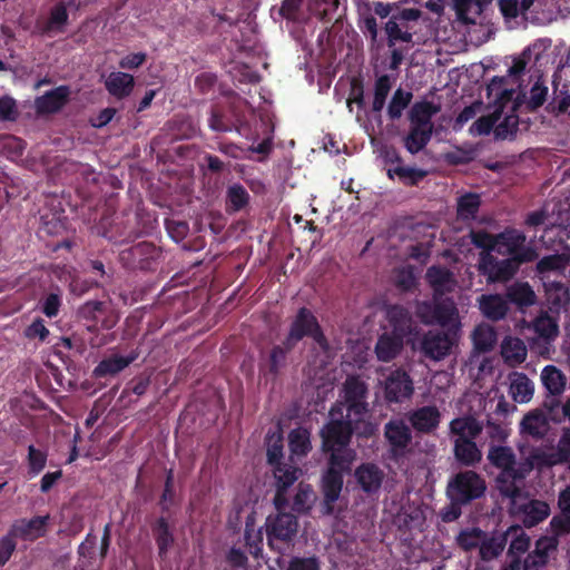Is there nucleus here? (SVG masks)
<instances>
[{
	"mask_svg": "<svg viewBox=\"0 0 570 570\" xmlns=\"http://www.w3.org/2000/svg\"><path fill=\"white\" fill-rule=\"evenodd\" d=\"M375 426L371 422H356L346 417L338 406H332L328 412V421L320 431L322 450L328 453L331 449L347 448L353 434L370 438L374 434Z\"/></svg>",
	"mask_w": 570,
	"mask_h": 570,
	"instance_id": "nucleus-1",
	"label": "nucleus"
},
{
	"mask_svg": "<svg viewBox=\"0 0 570 570\" xmlns=\"http://www.w3.org/2000/svg\"><path fill=\"white\" fill-rule=\"evenodd\" d=\"M532 252L525 250L518 257L499 259L492 253L481 252L478 261V272L485 277L488 284L507 283L514 277L520 266L531 263Z\"/></svg>",
	"mask_w": 570,
	"mask_h": 570,
	"instance_id": "nucleus-2",
	"label": "nucleus"
},
{
	"mask_svg": "<svg viewBox=\"0 0 570 570\" xmlns=\"http://www.w3.org/2000/svg\"><path fill=\"white\" fill-rule=\"evenodd\" d=\"M367 396V384L358 375H348L342 386L341 400L332 406H338L346 417L366 422L365 416L370 411Z\"/></svg>",
	"mask_w": 570,
	"mask_h": 570,
	"instance_id": "nucleus-3",
	"label": "nucleus"
},
{
	"mask_svg": "<svg viewBox=\"0 0 570 570\" xmlns=\"http://www.w3.org/2000/svg\"><path fill=\"white\" fill-rule=\"evenodd\" d=\"M305 337L312 338L313 342L323 351L330 348V343L316 315L307 307H299L293 317L288 333L286 335V344L289 347L296 345Z\"/></svg>",
	"mask_w": 570,
	"mask_h": 570,
	"instance_id": "nucleus-4",
	"label": "nucleus"
},
{
	"mask_svg": "<svg viewBox=\"0 0 570 570\" xmlns=\"http://www.w3.org/2000/svg\"><path fill=\"white\" fill-rule=\"evenodd\" d=\"M276 513L269 514L265 521V532L268 547L281 552L284 546H289L298 532V519L294 513L287 512V508L275 509Z\"/></svg>",
	"mask_w": 570,
	"mask_h": 570,
	"instance_id": "nucleus-5",
	"label": "nucleus"
},
{
	"mask_svg": "<svg viewBox=\"0 0 570 570\" xmlns=\"http://www.w3.org/2000/svg\"><path fill=\"white\" fill-rule=\"evenodd\" d=\"M484 478L473 470H463L453 474L446 485V497L469 505L485 495Z\"/></svg>",
	"mask_w": 570,
	"mask_h": 570,
	"instance_id": "nucleus-6",
	"label": "nucleus"
},
{
	"mask_svg": "<svg viewBox=\"0 0 570 570\" xmlns=\"http://www.w3.org/2000/svg\"><path fill=\"white\" fill-rule=\"evenodd\" d=\"M77 317L86 323L91 333L102 330H111L118 323V315L104 301H87L77 309Z\"/></svg>",
	"mask_w": 570,
	"mask_h": 570,
	"instance_id": "nucleus-7",
	"label": "nucleus"
},
{
	"mask_svg": "<svg viewBox=\"0 0 570 570\" xmlns=\"http://www.w3.org/2000/svg\"><path fill=\"white\" fill-rule=\"evenodd\" d=\"M161 257V248L151 242H140L119 254L120 262L129 269L155 271Z\"/></svg>",
	"mask_w": 570,
	"mask_h": 570,
	"instance_id": "nucleus-8",
	"label": "nucleus"
},
{
	"mask_svg": "<svg viewBox=\"0 0 570 570\" xmlns=\"http://www.w3.org/2000/svg\"><path fill=\"white\" fill-rule=\"evenodd\" d=\"M384 438L389 443V454L394 461L404 458L412 443L410 426L401 419H392L384 425Z\"/></svg>",
	"mask_w": 570,
	"mask_h": 570,
	"instance_id": "nucleus-9",
	"label": "nucleus"
},
{
	"mask_svg": "<svg viewBox=\"0 0 570 570\" xmlns=\"http://www.w3.org/2000/svg\"><path fill=\"white\" fill-rule=\"evenodd\" d=\"M275 479V495L273 503L275 509L288 508L287 490L299 479L302 470L293 463L284 462L272 466Z\"/></svg>",
	"mask_w": 570,
	"mask_h": 570,
	"instance_id": "nucleus-10",
	"label": "nucleus"
},
{
	"mask_svg": "<svg viewBox=\"0 0 570 570\" xmlns=\"http://www.w3.org/2000/svg\"><path fill=\"white\" fill-rule=\"evenodd\" d=\"M49 521V514L37 515L31 519L21 518L14 520L8 531L16 541L20 539L22 541L33 542L46 535Z\"/></svg>",
	"mask_w": 570,
	"mask_h": 570,
	"instance_id": "nucleus-11",
	"label": "nucleus"
},
{
	"mask_svg": "<svg viewBox=\"0 0 570 570\" xmlns=\"http://www.w3.org/2000/svg\"><path fill=\"white\" fill-rule=\"evenodd\" d=\"M495 250L500 255H508L509 257H518L525 250L532 252L531 262L538 258V253L532 246H525L527 237L523 232L518 229L508 228L497 234Z\"/></svg>",
	"mask_w": 570,
	"mask_h": 570,
	"instance_id": "nucleus-12",
	"label": "nucleus"
},
{
	"mask_svg": "<svg viewBox=\"0 0 570 570\" xmlns=\"http://www.w3.org/2000/svg\"><path fill=\"white\" fill-rule=\"evenodd\" d=\"M244 115L240 114L235 105H229L227 110L218 106H213L208 118L209 128L217 132H230L244 124Z\"/></svg>",
	"mask_w": 570,
	"mask_h": 570,
	"instance_id": "nucleus-13",
	"label": "nucleus"
},
{
	"mask_svg": "<svg viewBox=\"0 0 570 570\" xmlns=\"http://www.w3.org/2000/svg\"><path fill=\"white\" fill-rule=\"evenodd\" d=\"M511 510L527 528L538 525L550 514L549 504L537 499H523V502L519 501L511 508Z\"/></svg>",
	"mask_w": 570,
	"mask_h": 570,
	"instance_id": "nucleus-14",
	"label": "nucleus"
},
{
	"mask_svg": "<svg viewBox=\"0 0 570 570\" xmlns=\"http://www.w3.org/2000/svg\"><path fill=\"white\" fill-rule=\"evenodd\" d=\"M453 346V338L441 331H429L421 341V351L425 357L433 361L443 360L450 354Z\"/></svg>",
	"mask_w": 570,
	"mask_h": 570,
	"instance_id": "nucleus-15",
	"label": "nucleus"
},
{
	"mask_svg": "<svg viewBox=\"0 0 570 570\" xmlns=\"http://www.w3.org/2000/svg\"><path fill=\"white\" fill-rule=\"evenodd\" d=\"M413 381L403 370L393 371L385 382V399L389 402L400 403L413 394Z\"/></svg>",
	"mask_w": 570,
	"mask_h": 570,
	"instance_id": "nucleus-16",
	"label": "nucleus"
},
{
	"mask_svg": "<svg viewBox=\"0 0 570 570\" xmlns=\"http://www.w3.org/2000/svg\"><path fill=\"white\" fill-rule=\"evenodd\" d=\"M354 476L361 490L367 495H373L381 490L385 473L375 463L365 462L355 469Z\"/></svg>",
	"mask_w": 570,
	"mask_h": 570,
	"instance_id": "nucleus-17",
	"label": "nucleus"
},
{
	"mask_svg": "<svg viewBox=\"0 0 570 570\" xmlns=\"http://www.w3.org/2000/svg\"><path fill=\"white\" fill-rule=\"evenodd\" d=\"M386 320L391 327L390 333L402 340L410 336L416 328L411 312L399 304L390 305L386 308Z\"/></svg>",
	"mask_w": 570,
	"mask_h": 570,
	"instance_id": "nucleus-18",
	"label": "nucleus"
},
{
	"mask_svg": "<svg viewBox=\"0 0 570 570\" xmlns=\"http://www.w3.org/2000/svg\"><path fill=\"white\" fill-rule=\"evenodd\" d=\"M411 426L419 433L430 434L441 422V412L434 405H424L407 413Z\"/></svg>",
	"mask_w": 570,
	"mask_h": 570,
	"instance_id": "nucleus-19",
	"label": "nucleus"
},
{
	"mask_svg": "<svg viewBox=\"0 0 570 570\" xmlns=\"http://www.w3.org/2000/svg\"><path fill=\"white\" fill-rule=\"evenodd\" d=\"M559 541L547 535L540 537L534 544V549L528 553L523 560V570H541L549 562V554L556 551Z\"/></svg>",
	"mask_w": 570,
	"mask_h": 570,
	"instance_id": "nucleus-20",
	"label": "nucleus"
},
{
	"mask_svg": "<svg viewBox=\"0 0 570 570\" xmlns=\"http://www.w3.org/2000/svg\"><path fill=\"white\" fill-rule=\"evenodd\" d=\"M70 89L68 86L56 87L35 100L39 115H51L61 110L68 102Z\"/></svg>",
	"mask_w": 570,
	"mask_h": 570,
	"instance_id": "nucleus-21",
	"label": "nucleus"
},
{
	"mask_svg": "<svg viewBox=\"0 0 570 570\" xmlns=\"http://www.w3.org/2000/svg\"><path fill=\"white\" fill-rule=\"evenodd\" d=\"M70 6H76V0H69L68 2L58 1L52 6L48 19L39 24L40 32L46 36L62 33L69 21L67 8Z\"/></svg>",
	"mask_w": 570,
	"mask_h": 570,
	"instance_id": "nucleus-22",
	"label": "nucleus"
},
{
	"mask_svg": "<svg viewBox=\"0 0 570 570\" xmlns=\"http://www.w3.org/2000/svg\"><path fill=\"white\" fill-rule=\"evenodd\" d=\"M425 278L434 292V298L450 293L456 285L454 274L445 266L432 265L426 269Z\"/></svg>",
	"mask_w": 570,
	"mask_h": 570,
	"instance_id": "nucleus-23",
	"label": "nucleus"
},
{
	"mask_svg": "<svg viewBox=\"0 0 570 570\" xmlns=\"http://www.w3.org/2000/svg\"><path fill=\"white\" fill-rule=\"evenodd\" d=\"M344 474L327 469L322 476V493L324 497V511L326 514H332L334 511V503L338 500L343 489Z\"/></svg>",
	"mask_w": 570,
	"mask_h": 570,
	"instance_id": "nucleus-24",
	"label": "nucleus"
},
{
	"mask_svg": "<svg viewBox=\"0 0 570 570\" xmlns=\"http://www.w3.org/2000/svg\"><path fill=\"white\" fill-rule=\"evenodd\" d=\"M295 347H289L286 344V338L279 345H274L265 362L259 364V371L263 373L265 377H271L275 380L281 370L286 365L287 354L292 352Z\"/></svg>",
	"mask_w": 570,
	"mask_h": 570,
	"instance_id": "nucleus-25",
	"label": "nucleus"
},
{
	"mask_svg": "<svg viewBox=\"0 0 570 570\" xmlns=\"http://www.w3.org/2000/svg\"><path fill=\"white\" fill-rule=\"evenodd\" d=\"M504 296L508 304H513L522 313L537 303V295L528 282L511 284L507 287Z\"/></svg>",
	"mask_w": 570,
	"mask_h": 570,
	"instance_id": "nucleus-26",
	"label": "nucleus"
},
{
	"mask_svg": "<svg viewBox=\"0 0 570 570\" xmlns=\"http://www.w3.org/2000/svg\"><path fill=\"white\" fill-rule=\"evenodd\" d=\"M449 430L454 443L462 440H476L482 433L483 426L475 417L466 415L453 419Z\"/></svg>",
	"mask_w": 570,
	"mask_h": 570,
	"instance_id": "nucleus-27",
	"label": "nucleus"
},
{
	"mask_svg": "<svg viewBox=\"0 0 570 570\" xmlns=\"http://www.w3.org/2000/svg\"><path fill=\"white\" fill-rule=\"evenodd\" d=\"M137 357L138 353L136 351L130 352L127 356L112 354L105 357L94 368V376L96 379L115 376L135 362Z\"/></svg>",
	"mask_w": 570,
	"mask_h": 570,
	"instance_id": "nucleus-28",
	"label": "nucleus"
},
{
	"mask_svg": "<svg viewBox=\"0 0 570 570\" xmlns=\"http://www.w3.org/2000/svg\"><path fill=\"white\" fill-rule=\"evenodd\" d=\"M479 308L483 316L492 322L503 320L509 312L505 296L500 294H483L478 298Z\"/></svg>",
	"mask_w": 570,
	"mask_h": 570,
	"instance_id": "nucleus-29",
	"label": "nucleus"
},
{
	"mask_svg": "<svg viewBox=\"0 0 570 570\" xmlns=\"http://www.w3.org/2000/svg\"><path fill=\"white\" fill-rule=\"evenodd\" d=\"M441 107L433 101L422 100L412 105L407 118L411 125L422 126L434 130L433 117Z\"/></svg>",
	"mask_w": 570,
	"mask_h": 570,
	"instance_id": "nucleus-30",
	"label": "nucleus"
},
{
	"mask_svg": "<svg viewBox=\"0 0 570 570\" xmlns=\"http://www.w3.org/2000/svg\"><path fill=\"white\" fill-rule=\"evenodd\" d=\"M523 475L520 471L513 470L509 471V475H503V472H500L497 476V487L502 497L510 499L511 508L518 503L522 498V490L520 485L517 483L522 480Z\"/></svg>",
	"mask_w": 570,
	"mask_h": 570,
	"instance_id": "nucleus-31",
	"label": "nucleus"
},
{
	"mask_svg": "<svg viewBox=\"0 0 570 570\" xmlns=\"http://www.w3.org/2000/svg\"><path fill=\"white\" fill-rule=\"evenodd\" d=\"M521 433L541 440L549 431V421L542 411L529 412L521 421Z\"/></svg>",
	"mask_w": 570,
	"mask_h": 570,
	"instance_id": "nucleus-32",
	"label": "nucleus"
},
{
	"mask_svg": "<svg viewBox=\"0 0 570 570\" xmlns=\"http://www.w3.org/2000/svg\"><path fill=\"white\" fill-rule=\"evenodd\" d=\"M151 532L157 544L158 556L159 558L165 559L170 547L175 542L174 533L167 518L163 515L157 518L151 524Z\"/></svg>",
	"mask_w": 570,
	"mask_h": 570,
	"instance_id": "nucleus-33",
	"label": "nucleus"
},
{
	"mask_svg": "<svg viewBox=\"0 0 570 570\" xmlns=\"http://www.w3.org/2000/svg\"><path fill=\"white\" fill-rule=\"evenodd\" d=\"M453 455L455 461L466 468L478 465L482 460V452L475 440H466L453 443Z\"/></svg>",
	"mask_w": 570,
	"mask_h": 570,
	"instance_id": "nucleus-34",
	"label": "nucleus"
},
{
	"mask_svg": "<svg viewBox=\"0 0 570 570\" xmlns=\"http://www.w3.org/2000/svg\"><path fill=\"white\" fill-rule=\"evenodd\" d=\"M432 135L433 129L410 124V129L402 139L403 146L411 155H416L429 145Z\"/></svg>",
	"mask_w": 570,
	"mask_h": 570,
	"instance_id": "nucleus-35",
	"label": "nucleus"
},
{
	"mask_svg": "<svg viewBox=\"0 0 570 570\" xmlns=\"http://www.w3.org/2000/svg\"><path fill=\"white\" fill-rule=\"evenodd\" d=\"M403 345L404 340L385 332L377 338L375 354L381 362H390L399 355Z\"/></svg>",
	"mask_w": 570,
	"mask_h": 570,
	"instance_id": "nucleus-36",
	"label": "nucleus"
},
{
	"mask_svg": "<svg viewBox=\"0 0 570 570\" xmlns=\"http://www.w3.org/2000/svg\"><path fill=\"white\" fill-rule=\"evenodd\" d=\"M105 86L111 96L122 99L131 94L135 86V79L131 75L126 72H111L106 80Z\"/></svg>",
	"mask_w": 570,
	"mask_h": 570,
	"instance_id": "nucleus-37",
	"label": "nucleus"
},
{
	"mask_svg": "<svg viewBox=\"0 0 570 570\" xmlns=\"http://www.w3.org/2000/svg\"><path fill=\"white\" fill-rule=\"evenodd\" d=\"M140 233L130 224L129 219H119L104 232V236L114 244H124L134 240Z\"/></svg>",
	"mask_w": 570,
	"mask_h": 570,
	"instance_id": "nucleus-38",
	"label": "nucleus"
},
{
	"mask_svg": "<svg viewBox=\"0 0 570 570\" xmlns=\"http://www.w3.org/2000/svg\"><path fill=\"white\" fill-rule=\"evenodd\" d=\"M501 354L510 366L523 363L527 358V346L519 337H507L501 345Z\"/></svg>",
	"mask_w": 570,
	"mask_h": 570,
	"instance_id": "nucleus-39",
	"label": "nucleus"
},
{
	"mask_svg": "<svg viewBox=\"0 0 570 570\" xmlns=\"http://www.w3.org/2000/svg\"><path fill=\"white\" fill-rule=\"evenodd\" d=\"M386 175L390 179L397 177L401 184L412 187L417 186L426 177L428 171L401 164L400 166L389 167Z\"/></svg>",
	"mask_w": 570,
	"mask_h": 570,
	"instance_id": "nucleus-40",
	"label": "nucleus"
},
{
	"mask_svg": "<svg viewBox=\"0 0 570 570\" xmlns=\"http://www.w3.org/2000/svg\"><path fill=\"white\" fill-rule=\"evenodd\" d=\"M488 459L492 465L501 469L503 475H509V471L517 470L515 454L509 446H492L489 450Z\"/></svg>",
	"mask_w": 570,
	"mask_h": 570,
	"instance_id": "nucleus-41",
	"label": "nucleus"
},
{
	"mask_svg": "<svg viewBox=\"0 0 570 570\" xmlns=\"http://www.w3.org/2000/svg\"><path fill=\"white\" fill-rule=\"evenodd\" d=\"M507 534V541L510 539V546L508 549V557L518 556L525 553L531 546V539L525 531L518 524L511 525L504 531Z\"/></svg>",
	"mask_w": 570,
	"mask_h": 570,
	"instance_id": "nucleus-42",
	"label": "nucleus"
},
{
	"mask_svg": "<svg viewBox=\"0 0 570 570\" xmlns=\"http://www.w3.org/2000/svg\"><path fill=\"white\" fill-rule=\"evenodd\" d=\"M533 384L524 373L514 372L511 375L510 394L515 402H529L533 395Z\"/></svg>",
	"mask_w": 570,
	"mask_h": 570,
	"instance_id": "nucleus-43",
	"label": "nucleus"
},
{
	"mask_svg": "<svg viewBox=\"0 0 570 570\" xmlns=\"http://www.w3.org/2000/svg\"><path fill=\"white\" fill-rule=\"evenodd\" d=\"M383 29L389 48L395 47L397 42L411 43L413 41V33L409 30L407 24L400 23L396 18L390 17Z\"/></svg>",
	"mask_w": 570,
	"mask_h": 570,
	"instance_id": "nucleus-44",
	"label": "nucleus"
},
{
	"mask_svg": "<svg viewBox=\"0 0 570 570\" xmlns=\"http://www.w3.org/2000/svg\"><path fill=\"white\" fill-rule=\"evenodd\" d=\"M507 546V534L504 532L489 537L485 532L484 539H482L479 553L483 561H491L498 558Z\"/></svg>",
	"mask_w": 570,
	"mask_h": 570,
	"instance_id": "nucleus-45",
	"label": "nucleus"
},
{
	"mask_svg": "<svg viewBox=\"0 0 570 570\" xmlns=\"http://www.w3.org/2000/svg\"><path fill=\"white\" fill-rule=\"evenodd\" d=\"M480 206V195L466 193L458 198L456 215L461 220H473L476 218Z\"/></svg>",
	"mask_w": 570,
	"mask_h": 570,
	"instance_id": "nucleus-46",
	"label": "nucleus"
},
{
	"mask_svg": "<svg viewBox=\"0 0 570 570\" xmlns=\"http://www.w3.org/2000/svg\"><path fill=\"white\" fill-rule=\"evenodd\" d=\"M435 299L434 324L441 326L452 325L458 321V308L452 298Z\"/></svg>",
	"mask_w": 570,
	"mask_h": 570,
	"instance_id": "nucleus-47",
	"label": "nucleus"
},
{
	"mask_svg": "<svg viewBox=\"0 0 570 570\" xmlns=\"http://www.w3.org/2000/svg\"><path fill=\"white\" fill-rule=\"evenodd\" d=\"M474 348L481 353L491 352L497 344V332L489 325H478L472 334Z\"/></svg>",
	"mask_w": 570,
	"mask_h": 570,
	"instance_id": "nucleus-48",
	"label": "nucleus"
},
{
	"mask_svg": "<svg viewBox=\"0 0 570 570\" xmlns=\"http://www.w3.org/2000/svg\"><path fill=\"white\" fill-rule=\"evenodd\" d=\"M316 497L311 484L301 482L293 498L292 510L298 514L309 513Z\"/></svg>",
	"mask_w": 570,
	"mask_h": 570,
	"instance_id": "nucleus-49",
	"label": "nucleus"
},
{
	"mask_svg": "<svg viewBox=\"0 0 570 570\" xmlns=\"http://www.w3.org/2000/svg\"><path fill=\"white\" fill-rule=\"evenodd\" d=\"M328 452L331 454L328 458L327 469H333L342 474L351 471V465L355 456V452L353 450L348 448H337L331 449Z\"/></svg>",
	"mask_w": 570,
	"mask_h": 570,
	"instance_id": "nucleus-50",
	"label": "nucleus"
},
{
	"mask_svg": "<svg viewBox=\"0 0 570 570\" xmlns=\"http://www.w3.org/2000/svg\"><path fill=\"white\" fill-rule=\"evenodd\" d=\"M265 443L267 464L272 468L284 463V439L282 433L267 434Z\"/></svg>",
	"mask_w": 570,
	"mask_h": 570,
	"instance_id": "nucleus-51",
	"label": "nucleus"
},
{
	"mask_svg": "<svg viewBox=\"0 0 570 570\" xmlns=\"http://www.w3.org/2000/svg\"><path fill=\"white\" fill-rule=\"evenodd\" d=\"M291 458L305 456L312 450L309 433L306 430L295 429L288 434Z\"/></svg>",
	"mask_w": 570,
	"mask_h": 570,
	"instance_id": "nucleus-52",
	"label": "nucleus"
},
{
	"mask_svg": "<svg viewBox=\"0 0 570 570\" xmlns=\"http://www.w3.org/2000/svg\"><path fill=\"white\" fill-rule=\"evenodd\" d=\"M413 98V94L411 91L403 90L402 88H397L389 105H387V116L391 120H397L402 117L403 111L409 107Z\"/></svg>",
	"mask_w": 570,
	"mask_h": 570,
	"instance_id": "nucleus-53",
	"label": "nucleus"
},
{
	"mask_svg": "<svg viewBox=\"0 0 570 570\" xmlns=\"http://www.w3.org/2000/svg\"><path fill=\"white\" fill-rule=\"evenodd\" d=\"M541 379L543 385L552 395L563 392L566 385L564 375L554 365H547L542 371Z\"/></svg>",
	"mask_w": 570,
	"mask_h": 570,
	"instance_id": "nucleus-54",
	"label": "nucleus"
},
{
	"mask_svg": "<svg viewBox=\"0 0 570 570\" xmlns=\"http://www.w3.org/2000/svg\"><path fill=\"white\" fill-rule=\"evenodd\" d=\"M249 203V194L240 184H233L226 191V207L228 212H239Z\"/></svg>",
	"mask_w": 570,
	"mask_h": 570,
	"instance_id": "nucleus-55",
	"label": "nucleus"
},
{
	"mask_svg": "<svg viewBox=\"0 0 570 570\" xmlns=\"http://www.w3.org/2000/svg\"><path fill=\"white\" fill-rule=\"evenodd\" d=\"M535 334L546 342L553 341L559 334V327L556 321L543 313L534 318L532 323Z\"/></svg>",
	"mask_w": 570,
	"mask_h": 570,
	"instance_id": "nucleus-56",
	"label": "nucleus"
},
{
	"mask_svg": "<svg viewBox=\"0 0 570 570\" xmlns=\"http://www.w3.org/2000/svg\"><path fill=\"white\" fill-rule=\"evenodd\" d=\"M391 88L392 82L390 76L382 75L376 78L374 82V97L372 101V111L374 114H380L383 110Z\"/></svg>",
	"mask_w": 570,
	"mask_h": 570,
	"instance_id": "nucleus-57",
	"label": "nucleus"
},
{
	"mask_svg": "<svg viewBox=\"0 0 570 570\" xmlns=\"http://www.w3.org/2000/svg\"><path fill=\"white\" fill-rule=\"evenodd\" d=\"M485 532L480 528H468L459 532L456 537L458 546L464 551H471L475 548L480 549Z\"/></svg>",
	"mask_w": 570,
	"mask_h": 570,
	"instance_id": "nucleus-58",
	"label": "nucleus"
},
{
	"mask_svg": "<svg viewBox=\"0 0 570 570\" xmlns=\"http://www.w3.org/2000/svg\"><path fill=\"white\" fill-rule=\"evenodd\" d=\"M550 535L548 538H554L559 541V538L564 537L570 533V511L566 510L561 511L558 514H554L549 523Z\"/></svg>",
	"mask_w": 570,
	"mask_h": 570,
	"instance_id": "nucleus-59",
	"label": "nucleus"
},
{
	"mask_svg": "<svg viewBox=\"0 0 570 570\" xmlns=\"http://www.w3.org/2000/svg\"><path fill=\"white\" fill-rule=\"evenodd\" d=\"M48 453L43 450L37 449L35 445L28 446V473L32 476L38 475L46 466Z\"/></svg>",
	"mask_w": 570,
	"mask_h": 570,
	"instance_id": "nucleus-60",
	"label": "nucleus"
},
{
	"mask_svg": "<svg viewBox=\"0 0 570 570\" xmlns=\"http://www.w3.org/2000/svg\"><path fill=\"white\" fill-rule=\"evenodd\" d=\"M519 120L515 115L504 117L502 121L495 124L494 137L495 139L504 140L512 139L518 131Z\"/></svg>",
	"mask_w": 570,
	"mask_h": 570,
	"instance_id": "nucleus-61",
	"label": "nucleus"
},
{
	"mask_svg": "<svg viewBox=\"0 0 570 570\" xmlns=\"http://www.w3.org/2000/svg\"><path fill=\"white\" fill-rule=\"evenodd\" d=\"M470 239L475 247L483 249L482 252L491 253L495 250L497 235H492L484 229L471 230Z\"/></svg>",
	"mask_w": 570,
	"mask_h": 570,
	"instance_id": "nucleus-62",
	"label": "nucleus"
},
{
	"mask_svg": "<svg viewBox=\"0 0 570 570\" xmlns=\"http://www.w3.org/2000/svg\"><path fill=\"white\" fill-rule=\"evenodd\" d=\"M570 461V430L559 439L556 452L550 455V464H563Z\"/></svg>",
	"mask_w": 570,
	"mask_h": 570,
	"instance_id": "nucleus-63",
	"label": "nucleus"
},
{
	"mask_svg": "<svg viewBox=\"0 0 570 570\" xmlns=\"http://www.w3.org/2000/svg\"><path fill=\"white\" fill-rule=\"evenodd\" d=\"M321 560L316 556H294L289 559L286 570H321Z\"/></svg>",
	"mask_w": 570,
	"mask_h": 570,
	"instance_id": "nucleus-64",
	"label": "nucleus"
}]
</instances>
